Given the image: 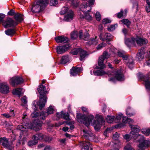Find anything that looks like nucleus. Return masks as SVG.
<instances>
[{
  "label": "nucleus",
  "instance_id": "nucleus-1",
  "mask_svg": "<svg viewBox=\"0 0 150 150\" xmlns=\"http://www.w3.org/2000/svg\"><path fill=\"white\" fill-rule=\"evenodd\" d=\"M37 90L40 95L38 106L40 109L41 110L44 107L46 103L47 98L45 96H44V95L46 93L47 91L45 90V86L42 85H40L38 87Z\"/></svg>",
  "mask_w": 150,
  "mask_h": 150
},
{
  "label": "nucleus",
  "instance_id": "nucleus-2",
  "mask_svg": "<svg viewBox=\"0 0 150 150\" xmlns=\"http://www.w3.org/2000/svg\"><path fill=\"white\" fill-rule=\"evenodd\" d=\"M48 2V0H38L34 3L31 11L33 13L40 12L44 9Z\"/></svg>",
  "mask_w": 150,
  "mask_h": 150
},
{
  "label": "nucleus",
  "instance_id": "nucleus-3",
  "mask_svg": "<svg viewBox=\"0 0 150 150\" xmlns=\"http://www.w3.org/2000/svg\"><path fill=\"white\" fill-rule=\"evenodd\" d=\"M125 42L128 46L132 44L134 45L135 43H136L138 45L141 46L144 44H146L148 41L146 39L137 37L135 38H131L127 39L125 40Z\"/></svg>",
  "mask_w": 150,
  "mask_h": 150
},
{
  "label": "nucleus",
  "instance_id": "nucleus-4",
  "mask_svg": "<svg viewBox=\"0 0 150 150\" xmlns=\"http://www.w3.org/2000/svg\"><path fill=\"white\" fill-rule=\"evenodd\" d=\"M94 118V117L93 115H90L86 118L84 115H82L81 114H77V119L78 121L81 123L84 124L87 127L88 126Z\"/></svg>",
  "mask_w": 150,
  "mask_h": 150
},
{
  "label": "nucleus",
  "instance_id": "nucleus-5",
  "mask_svg": "<svg viewBox=\"0 0 150 150\" xmlns=\"http://www.w3.org/2000/svg\"><path fill=\"white\" fill-rule=\"evenodd\" d=\"M130 126L132 128V131L130 132V134L131 136V135L133 136V138L134 139H140L138 140L139 142L144 140H146L142 135L136 134L140 130L139 127L138 126H134L133 125H131Z\"/></svg>",
  "mask_w": 150,
  "mask_h": 150
},
{
  "label": "nucleus",
  "instance_id": "nucleus-6",
  "mask_svg": "<svg viewBox=\"0 0 150 150\" xmlns=\"http://www.w3.org/2000/svg\"><path fill=\"white\" fill-rule=\"evenodd\" d=\"M109 76H114L115 77H111L109 79V81L114 82L116 80L119 81H122L124 80V75L121 71L120 70H115L114 72L109 73L108 74Z\"/></svg>",
  "mask_w": 150,
  "mask_h": 150
},
{
  "label": "nucleus",
  "instance_id": "nucleus-7",
  "mask_svg": "<svg viewBox=\"0 0 150 150\" xmlns=\"http://www.w3.org/2000/svg\"><path fill=\"white\" fill-rule=\"evenodd\" d=\"M96 120L93 123V126L95 129L98 130L100 129L101 125L104 124L105 121L102 116L98 114L96 115Z\"/></svg>",
  "mask_w": 150,
  "mask_h": 150
},
{
  "label": "nucleus",
  "instance_id": "nucleus-8",
  "mask_svg": "<svg viewBox=\"0 0 150 150\" xmlns=\"http://www.w3.org/2000/svg\"><path fill=\"white\" fill-rule=\"evenodd\" d=\"M42 123L38 120H35L33 123L28 125L27 128L38 131L42 129Z\"/></svg>",
  "mask_w": 150,
  "mask_h": 150
},
{
  "label": "nucleus",
  "instance_id": "nucleus-9",
  "mask_svg": "<svg viewBox=\"0 0 150 150\" xmlns=\"http://www.w3.org/2000/svg\"><path fill=\"white\" fill-rule=\"evenodd\" d=\"M18 24L16 21H15L10 18H8L6 20L3 22V25L5 28L13 27Z\"/></svg>",
  "mask_w": 150,
  "mask_h": 150
},
{
  "label": "nucleus",
  "instance_id": "nucleus-10",
  "mask_svg": "<svg viewBox=\"0 0 150 150\" xmlns=\"http://www.w3.org/2000/svg\"><path fill=\"white\" fill-rule=\"evenodd\" d=\"M8 142V140L5 137L0 138V144L9 150H12L13 148V146Z\"/></svg>",
  "mask_w": 150,
  "mask_h": 150
},
{
  "label": "nucleus",
  "instance_id": "nucleus-11",
  "mask_svg": "<svg viewBox=\"0 0 150 150\" xmlns=\"http://www.w3.org/2000/svg\"><path fill=\"white\" fill-rule=\"evenodd\" d=\"M23 82V79L18 76L12 78L10 80V83L13 86L22 83Z\"/></svg>",
  "mask_w": 150,
  "mask_h": 150
},
{
  "label": "nucleus",
  "instance_id": "nucleus-12",
  "mask_svg": "<svg viewBox=\"0 0 150 150\" xmlns=\"http://www.w3.org/2000/svg\"><path fill=\"white\" fill-rule=\"evenodd\" d=\"M90 8L89 4L86 3L82 6L81 8V11L79 12L80 17L81 19H83L85 18V13L86 12L87 9Z\"/></svg>",
  "mask_w": 150,
  "mask_h": 150
},
{
  "label": "nucleus",
  "instance_id": "nucleus-13",
  "mask_svg": "<svg viewBox=\"0 0 150 150\" xmlns=\"http://www.w3.org/2000/svg\"><path fill=\"white\" fill-rule=\"evenodd\" d=\"M73 54L76 55L78 53H79L80 55V60L82 61L85 57L87 55V52L85 51H84L81 48H78L75 49L74 50Z\"/></svg>",
  "mask_w": 150,
  "mask_h": 150
},
{
  "label": "nucleus",
  "instance_id": "nucleus-14",
  "mask_svg": "<svg viewBox=\"0 0 150 150\" xmlns=\"http://www.w3.org/2000/svg\"><path fill=\"white\" fill-rule=\"evenodd\" d=\"M95 0H89V5H90V8H88L87 9L86 12L85 13V18L88 21H91L92 19V15H90V14L88 13V12L91 10V8L90 6L93 5L94 4Z\"/></svg>",
  "mask_w": 150,
  "mask_h": 150
},
{
  "label": "nucleus",
  "instance_id": "nucleus-15",
  "mask_svg": "<svg viewBox=\"0 0 150 150\" xmlns=\"http://www.w3.org/2000/svg\"><path fill=\"white\" fill-rule=\"evenodd\" d=\"M70 48L69 44H66L63 46H59L56 48L57 52L58 54H62Z\"/></svg>",
  "mask_w": 150,
  "mask_h": 150
},
{
  "label": "nucleus",
  "instance_id": "nucleus-16",
  "mask_svg": "<svg viewBox=\"0 0 150 150\" xmlns=\"http://www.w3.org/2000/svg\"><path fill=\"white\" fill-rule=\"evenodd\" d=\"M100 40L102 41L108 40L110 41L112 39V36L110 33H101L99 35Z\"/></svg>",
  "mask_w": 150,
  "mask_h": 150
},
{
  "label": "nucleus",
  "instance_id": "nucleus-17",
  "mask_svg": "<svg viewBox=\"0 0 150 150\" xmlns=\"http://www.w3.org/2000/svg\"><path fill=\"white\" fill-rule=\"evenodd\" d=\"M139 142L138 146L139 150H144L146 148L149 146L150 144V141L148 140H144Z\"/></svg>",
  "mask_w": 150,
  "mask_h": 150
},
{
  "label": "nucleus",
  "instance_id": "nucleus-18",
  "mask_svg": "<svg viewBox=\"0 0 150 150\" xmlns=\"http://www.w3.org/2000/svg\"><path fill=\"white\" fill-rule=\"evenodd\" d=\"M0 91L4 94H7L9 92L8 86L5 83L0 84Z\"/></svg>",
  "mask_w": 150,
  "mask_h": 150
},
{
  "label": "nucleus",
  "instance_id": "nucleus-19",
  "mask_svg": "<svg viewBox=\"0 0 150 150\" xmlns=\"http://www.w3.org/2000/svg\"><path fill=\"white\" fill-rule=\"evenodd\" d=\"M141 78L144 81L146 88L148 90H150V78L146 76H142Z\"/></svg>",
  "mask_w": 150,
  "mask_h": 150
},
{
  "label": "nucleus",
  "instance_id": "nucleus-20",
  "mask_svg": "<svg viewBox=\"0 0 150 150\" xmlns=\"http://www.w3.org/2000/svg\"><path fill=\"white\" fill-rule=\"evenodd\" d=\"M55 40L58 43H67L69 41L68 38L64 36H60L56 37Z\"/></svg>",
  "mask_w": 150,
  "mask_h": 150
},
{
  "label": "nucleus",
  "instance_id": "nucleus-21",
  "mask_svg": "<svg viewBox=\"0 0 150 150\" xmlns=\"http://www.w3.org/2000/svg\"><path fill=\"white\" fill-rule=\"evenodd\" d=\"M81 70V69L80 67H74L70 70V74L72 76H75Z\"/></svg>",
  "mask_w": 150,
  "mask_h": 150
},
{
  "label": "nucleus",
  "instance_id": "nucleus-22",
  "mask_svg": "<svg viewBox=\"0 0 150 150\" xmlns=\"http://www.w3.org/2000/svg\"><path fill=\"white\" fill-rule=\"evenodd\" d=\"M124 60H125V62L126 63L127 65L131 69L133 63V58L132 57L127 55V59Z\"/></svg>",
  "mask_w": 150,
  "mask_h": 150
},
{
  "label": "nucleus",
  "instance_id": "nucleus-23",
  "mask_svg": "<svg viewBox=\"0 0 150 150\" xmlns=\"http://www.w3.org/2000/svg\"><path fill=\"white\" fill-rule=\"evenodd\" d=\"M73 12L72 11H69L64 17L65 20L67 21L72 20L73 17Z\"/></svg>",
  "mask_w": 150,
  "mask_h": 150
},
{
  "label": "nucleus",
  "instance_id": "nucleus-24",
  "mask_svg": "<svg viewBox=\"0 0 150 150\" xmlns=\"http://www.w3.org/2000/svg\"><path fill=\"white\" fill-rule=\"evenodd\" d=\"M102 58V57H99L98 64L99 67H96V69H98L99 68L103 69L105 67V65L103 63L104 60Z\"/></svg>",
  "mask_w": 150,
  "mask_h": 150
},
{
  "label": "nucleus",
  "instance_id": "nucleus-25",
  "mask_svg": "<svg viewBox=\"0 0 150 150\" xmlns=\"http://www.w3.org/2000/svg\"><path fill=\"white\" fill-rule=\"evenodd\" d=\"M44 137V135L42 133H39L36 134L34 135L32 138L33 140H36L37 141L38 140H43Z\"/></svg>",
  "mask_w": 150,
  "mask_h": 150
},
{
  "label": "nucleus",
  "instance_id": "nucleus-26",
  "mask_svg": "<svg viewBox=\"0 0 150 150\" xmlns=\"http://www.w3.org/2000/svg\"><path fill=\"white\" fill-rule=\"evenodd\" d=\"M87 42L89 45H97L98 42L97 37L95 36L94 37L91 38Z\"/></svg>",
  "mask_w": 150,
  "mask_h": 150
},
{
  "label": "nucleus",
  "instance_id": "nucleus-27",
  "mask_svg": "<svg viewBox=\"0 0 150 150\" xmlns=\"http://www.w3.org/2000/svg\"><path fill=\"white\" fill-rule=\"evenodd\" d=\"M82 31L80 30L79 33V37L80 39H83L84 40H87L89 38V35L88 33H85L83 36H82Z\"/></svg>",
  "mask_w": 150,
  "mask_h": 150
},
{
  "label": "nucleus",
  "instance_id": "nucleus-28",
  "mask_svg": "<svg viewBox=\"0 0 150 150\" xmlns=\"http://www.w3.org/2000/svg\"><path fill=\"white\" fill-rule=\"evenodd\" d=\"M5 33L6 35L12 36L16 33V30L14 29H8L5 30Z\"/></svg>",
  "mask_w": 150,
  "mask_h": 150
},
{
  "label": "nucleus",
  "instance_id": "nucleus-29",
  "mask_svg": "<svg viewBox=\"0 0 150 150\" xmlns=\"http://www.w3.org/2000/svg\"><path fill=\"white\" fill-rule=\"evenodd\" d=\"M144 52L143 50L141 49L139 51L137 54V57L139 60H141L144 57Z\"/></svg>",
  "mask_w": 150,
  "mask_h": 150
},
{
  "label": "nucleus",
  "instance_id": "nucleus-30",
  "mask_svg": "<svg viewBox=\"0 0 150 150\" xmlns=\"http://www.w3.org/2000/svg\"><path fill=\"white\" fill-rule=\"evenodd\" d=\"M117 53L119 57H122L124 60L127 59V55L126 54L124 51H117Z\"/></svg>",
  "mask_w": 150,
  "mask_h": 150
},
{
  "label": "nucleus",
  "instance_id": "nucleus-31",
  "mask_svg": "<svg viewBox=\"0 0 150 150\" xmlns=\"http://www.w3.org/2000/svg\"><path fill=\"white\" fill-rule=\"evenodd\" d=\"M93 73L95 75L98 76L104 75L106 74L105 71L103 70L93 71Z\"/></svg>",
  "mask_w": 150,
  "mask_h": 150
},
{
  "label": "nucleus",
  "instance_id": "nucleus-32",
  "mask_svg": "<svg viewBox=\"0 0 150 150\" xmlns=\"http://www.w3.org/2000/svg\"><path fill=\"white\" fill-rule=\"evenodd\" d=\"M22 89L20 88H18L13 89L12 91V93L13 95H17L20 96L21 94Z\"/></svg>",
  "mask_w": 150,
  "mask_h": 150
},
{
  "label": "nucleus",
  "instance_id": "nucleus-33",
  "mask_svg": "<svg viewBox=\"0 0 150 150\" xmlns=\"http://www.w3.org/2000/svg\"><path fill=\"white\" fill-rule=\"evenodd\" d=\"M69 61V59L68 55L63 56L61 60V63L63 64H65Z\"/></svg>",
  "mask_w": 150,
  "mask_h": 150
},
{
  "label": "nucleus",
  "instance_id": "nucleus-34",
  "mask_svg": "<svg viewBox=\"0 0 150 150\" xmlns=\"http://www.w3.org/2000/svg\"><path fill=\"white\" fill-rule=\"evenodd\" d=\"M122 122L124 123H126L129 122V124L133 123L134 122L133 120H131L126 117H123L122 120Z\"/></svg>",
  "mask_w": 150,
  "mask_h": 150
},
{
  "label": "nucleus",
  "instance_id": "nucleus-35",
  "mask_svg": "<svg viewBox=\"0 0 150 150\" xmlns=\"http://www.w3.org/2000/svg\"><path fill=\"white\" fill-rule=\"evenodd\" d=\"M15 19L17 21L20 22L23 20V16L22 15L18 13L15 15L14 16Z\"/></svg>",
  "mask_w": 150,
  "mask_h": 150
},
{
  "label": "nucleus",
  "instance_id": "nucleus-36",
  "mask_svg": "<svg viewBox=\"0 0 150 150\" xmlns=\"http://www.w3.org/2000/svg\"><path fill=\"white\" fill-rule=\"evenodd\" d=\"M115 119V116H107L106 118V121L108 123H111L113 122Z\"/></svg>",
  "mask_w": 150,
  "mask_h": 150
},
{
  "label": "nucleus",
  "instance_id": "nucleus-37",
  "mask_svg": "<svg viewBox=\"0 0 150 150\" xmlns=\"http://www.w3.org/2000/svg\"><path fill=\"white\" fill-rule=\"evenodd\" d=\"M90 145V143L88 141H85L83 144V146L84 149L86 150H88L89 146Z\"/></svg>",
  "mask_w": 150,
  "mask_h": 150
},
{
  "label": "nucleus",
  "instance_id": "nucleus-38",
  "mask_svg": "<svg viewBox=\"0 0 150 150\" xmlns=\"http://www.w3.org/2000/svg\"><path fill=\"white\" fill-rule=\"evenodd\" d=\"M110 55L111 54H108L107 52L105 51L103 52V55L100 57H102V58L104 60L105 59H108L109 58Z\"/></svg>",
  "mask_w": 150,
  "mask_h": 150
},
{
  "label": "nucleus",
  "instance_id": "nucleus-39",
  "mask_svg": "<svg viewBox=\"0 0 150 150\" xmlns=\"http://www.w3.org/2000/svg\"><path fill=\"white\" fill-rule=\"evenodd\" d=\"M54 111L53 107L51 105L48 108L47 112H46L47 115L49 114H53Z\"/></svg>",
  "mask_w": 150,
  "mask_h": 150
},
{
  "label": "nucleus",
  "instance_id": "nucleus-40",
  "mask_svg": "<svg viewBox=\"0 0 150 150\" xmlns=\"http://www.w3.org/2000/svg\"><path fill=\"white\" fill-rule=\"evenodd\" d=\"M142 132L146 136H148L150 134V129L149 128L145 129L142 130Z\"/></svg>",
  "mask_w": 150,
  "mask_h": 150
},
{
  "label": "nucleus",
  "instance_id": "nucleus-41",
  "mask_svg": "<svg viewBox=\"0 0 150 150\" xmlns=\"http://www.w3.org/2000/svg\"><path fill=\"white\" fill-rule=\"evenodd\" d=\"M121 22L126 25L128 27L131 24L130 22L127 19H123L121 20Z\"/></svg>",
  "mask_w": 150,
  "mask_h": 150
},
{
  "label": "nucleus",
  "instance_id": "nucleus-42",
  "mask_svg": "<svg viewBox=\"0 0 150 150\" xmlns=\"http://www.w3.org/2000/svg\"><path fill=\"white\" fill-rule=\"evenodd\" d=\"M106 44L104 42H102L99 44L96 47V49L97 50H99L102 49L103 47L105 46Z\"/></svg>",
  "mask_w": 150,
  "mask_h": 150
},
{
  "label": "nucleus",
  "instance_id": "nucleus-43",
  "mask_svg": "<svg viewBox=\"0 0 150 150\" xmlns=\"http://www.w3.org/2000/svg\"><path fill=\"white\" fill-rule=\"evenodd\" d=\"M39 113L37 110H35L31 114V116L32 118H36L39 116Z\"/></svg>",
  "mask_w": 150,
  "mask_h": 150
},
{
  "label": "nucleus",
  "instance_id": "nucleus-44",
  "mask_svg": "<svg viewBox=\"0 0 150 150\" xmlns=\"http://www.w3.org/2000/svg\"><path fill=\"white\" fill-rule=\"evenodd\" d=\"M30 141L28 142V145L31 146L36 144L38 143V141L36 140H33Z\"/></svg>",
  "mask_w": 150,
  "mask_h": 150
},
{
  "label": "nucleus",
  "instance_id": "nucleus-45",
  "mask_svg": "<svg viewBox=\"0 0 150 150\" xmlns=\"http://www.w3.org/2000/svg\"><path fill=\"white\" fill-rule=\"evenodd\" d=\"M117 27V24L111 25L108 28V30L109 31H113Z\"/></svg>",
  "mask_w": 150,
  "mask_h": 150
},
{
  "label": "nucleus",
  "instance_id": "nucleus-46",
  "mask_svg": "<svg viewBox=\"0 0 150 150\" xmlns=\"http://www.w3.org/2000/svg\"><path fill=\"white\" fill-rule=\"evenodd\" d=\"M132 137H133V136L132 135H131V136L130 134H127L123 136L124 139H126L127 141H129L130 139Z\"/></svg>",
  "mask_w": 150,
  "mask_h": 150
},
{
  "label": "nucleus",
  "instance_id": "nucleus-47",
  "mask_svg": "<svg viewBox=\"0 0 150 150\" xmlns=\"http://www.w3.org/2000/svg\"><path fill=\"white\" fill-rule=\"evenodd\" d=\"M68 8L67 7H63L61 11V15H64L65 13H68L69 11H68Z\"/></svg>",
  "mask_w": 150,
  "mask_h": 150
},
{
  "label": "nucleus",
  "instance_id": "nucleus-48",
  "mask_svg": "<svg viewBox=\"0 0 150 150\" xmlns=\"http://www.w3.org/2000/svg\"><path fill=\"white\" fill-rule=\"evenodd\" d=\"M52 139V138L50 137L49 136L44 135V137L43 140L46 142H49L51 141Z\"/></svg>",
  "mask_w": 150,
  "mask_h": 150
},
{
  "label": "nucleus",
  "instance_id": "nucleus-49",
  "mask_svg": "<svg viewBox=\"0 0 150 150\" xmlns=\"http://www.w3.org/2000/svg\"><path fill=\"white\" fill-rule=\"evenodd\" d=\"M78 37L77 32L76 31L73 32L71 33V37L72 39H76Z\"/></svg>",
  "mask_w": 150,
  "mask_h": 150
},
{
  "label": "nucleus",
  "instance_id": "nucleus-50",
  "mask_svg": "<svg viewBox=\"0 0 150 150\" xmlns=\"http://www.w3.org/2000/svg\"><path fill=\"white\" fill-rule=\"evenodd\" d=\"M122 114L121 113L119 114L116 115V119L115 120V121L116 122H119L120 121L122 117Z\"/></svg>",
  "mask_w": 150,
  "mask_h": 150
},
{
  "label": "nucleus",
  "instance_id": "nucleus-51",
  "mask_svg": "<svg viewBox=\"0 0 150 150\" xmlns=\"http://www.w3.org/2000/svg\"><path fill=\"white\" fill-rule=\"evenodd\" d=\"M47 116V115L46 112L45 113L43 112H41L40 115V118L42 120L45 119V117Z\"/></svg>",
  "mask_w": 150,
  "mask_h": 150
},
{
  "label": "nucleus",
  "instance_id": "nucleus-52",
  "mask_svg": "<svg viewBox=\"0 0 150 150\" xmlns=\"http://www.w3.org/2000/svg\"><path fill=\"white\" fill-rule=\"evenodd\" d=\"M117 50L116 48L114 47H112L110 48L109 50L110 53L111 55V54H117Z\"/></svg>",
  "mask_w": 150,
  "mask_h": 150
},
{
  "label": "nucleus",
  "instance_id": "nucleus-53",
  "mask_svg": "<svg viewBox=\"0 0 150 150\" xmlns=\"http://www.w3.org/2000/svg\"><path fill=\"white\" fill-rule=\"evenodd\" d=\"M130 108L128 107L126 110V115L129 116H131L134 115V113H132L130 112Z\"/></svg>",
  "mask_w": 150,
  "mask_h": 150
},
{
  "label": "nucleus",
  "instance_id": "nucleus-54",
  "mask_svg": "<svg viewBox=\"0 0 150 150\" xmlns=\"http://www.w3.org/2000/svg\"><path fill=\"white\" fill-rule=\"evenodd\" d=\"M21 101L24 104H22L23 105H24L27 104V98L25 96H24L21 98Z\"/></svg>",
  "mask_w": 150,
  "mask_h": 150
},
{
  "label": "nucleus",
  "instance_id": "nucleus-55",
  "mask_svg": "<svg viewBox=\"0 0 150 150\" xmlns=\"http://www.w3.org/2000/svg\"><path fill=\"white\" fill-rule=\"evenodd\" d=\"M124 150H135L133 148L130 144H127L125 146L124 148Z\"/></svg>",
  "mask_w": 150,
  "mask_h": 150
},
{
  "label": "nucleus",
  "instance_id": "nucleus-56",
  "mask_svg": "<svg viewBox=\"0 0 150 150\" xmlns=\"http://www.w3.org/2000/svg\"><path fill=\"white\" fill-rule=\"evenodd\" d=\"M58 3V1L57 0H51L50 3V5L51 6H54L56 5Z\"/></svg>",
  "mask_w": 150,
  "mask_h": 150
},
{
  "label": "nucleus",
  "instance_id": "nucleus-57",
  "mask_svg": "<svg viewBox=\"0 0 150 150\" xmlns=\"http://www.w3.org/2000/svg\"><path fill=\"white\" fill-rule=\"evenodd\" d=\"M95 17L96 19L98 21H99L101 19V16L100 13L98 12H97L95 15Z\"/></svg>",
  "mask_w": 150,
  "mask_h": 150
},
{
  "label": "nucleus",
  "instance_id": "nucleus-58",
  "mask_svg": "<svg viewBox=\"0 0 150 150\" xmlns=\"http://www.w3.org/2000/svg\"><path fill=\"white\" fill-rule=\"evenodd\" d=\"M111 21L108 18H105L103 19L102 20V23L103 24H107L110 23L111 22Z\"/></svg>",
  "mask_w": 150,
  "mask_h": 150
},
{
  "label": "nucleus",
  "instance_id": "nucleus-59",
  "mask_svg": "<svg viewBox=\"0 0 150 150\" xmlns=\"http://www.w3.org/2000/svg\"><path fill=\"white\" fill-rule=\"evenodd\" d=\"M119 137V135L117 132H116L113 135V139L114 140H117Z\"/></svg>",
  "mask_w": 150,
  "mask_h": 150
},
{
  "label": "nucleus",
  "instance_id": "nucleus-60",
  "mask_svg": "<svg viewBox=\"0 0 150 150\" xmlns=\"http://www.w3.org/2000/svg\"><path fill=\"white\" fill-rule=\"evenodd\" d=\"M17 128L22 131H25L26 127H25L22 125H20L18 126Z\"/></svg>",
  "mask_w": 150,
  "mask_h": 150
},
{
  "label": "nucleus",
  "instance_id": "nucleus-61",
  "mask_svg": "<svg viewBox=\"0 0 150 150\" xmlns=\"http://www.w3.org/2000/svg\"><path fill=\"white\" fill-rule=\"evenodd\" d=\"M63 115H62V118L66 120H69V115L68 113H64L63 112Z\"/></svg>",
  "mask_w": 150,
  "mask_h": 150
},
{
  "label": "nucleus",
  "instance_id": "nucleus-62",
  "mask_svg": "<svg viewBox=\"0 0 150 150\" xmlns=\"http://www.w3.org/2000/svg\"><path fill=\"white\" fill-rule=\"evenodd\" d=\"M5 17V15L2 13H0V24L2 23L3 24V22L5 20H3L4 18Z\"/></svg>",
  "mask_w": 150,
  "mask_h": 150
},
{
  "label": "nucleus",
  "instance_id": "nucleus-63",
  "mask_svg": "<svg viewBox=\"0 0 150 150\" xmlns=\"http://www.w3.org/2000/svg\"><path fill=\"white\" fill-rule=\"evenodd\" d=\"M123 11L122 10L121 11L118 13L117 14V16L118 18H120L122 17L123 15Z\"/></svg>",
  "mask_w": 150,
  "mask_h": 150
},
{
  "label": "nucleus",
  "instance_id": "nucleus-64",
  "mask_svg": "<svg viewBox=\"0 0 150 150\" xmlns=\"http://www.w3.org/2000/svg\"><path fill=\"white\" fill-rule=\"evenodd\" d=\"M149 56L148 57V58L149 59V60L146 62L145 63V65H147V66L150 65V51H149V53H148Z\"/></svg>",
  "mask_w": 150,
  "mask_h": 150
}]
</instances>
